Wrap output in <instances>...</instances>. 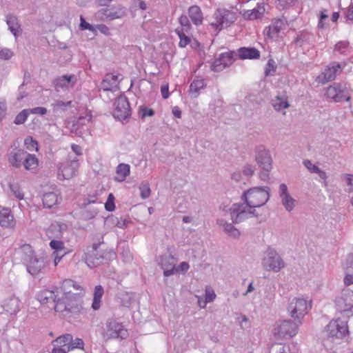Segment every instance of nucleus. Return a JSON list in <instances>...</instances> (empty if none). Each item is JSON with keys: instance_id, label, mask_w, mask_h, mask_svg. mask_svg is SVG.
I'll list each match as a JSON object with an SVG mask.
<instances>
[{"instance_id": "nucleus-1", "label": "nucleus", "mask_w": 353, "mask_h": 353, "mask_svg": "<svg viewBox=\"0 0 353 353\" xmlns=\"http://www.w3.org/2000/svg\"><path fill=\"white\" fill-rule=\"evenodd\" d=\"M20 261L32 276H37L46 266L45 259L38 256L29 244H23L17 251Z\"/></svg>"}, {"instance_id": "nucleus-2", "label": "nucleus", "mask_w": 353, "mask_h": 353, "mask_svg": "<svg viewBox=\"0 0 353 353\" xmlns=\"http://www.w3.org/2000/svg\"><path fill=\"white\" fill-rule=\"evenodd\" d=\"M85 292H79V294H73L72 296H62L58 298L57 304L54 305V310L61 313L63 316L70 318L79 314L82 307V298Z\"/></svg>"}, {"instance_id": "nucleus-3", "label": "nucleus", "mask_w": 353, "mask_h": 353, "mask_svg": "<svg viewBox=\"0 0 353 353\" xmlns=\"http://www.w3.org/2000/svg\"><path fill=\"white\" fill-rule=\"evenodd\" d=\"M116 257L115 252L108 248H105L104 243H93L91 250L86 253L85 263L90 268L108 263Z\"/></svg>"}, {"instance_id": "nucleus-4", "label": "nucleus", "mask_w": 353, "mask_h": 353, "mask_svg": "<svg viewBox=\"0 0 353 353\" xmlns=\"http://www.w3.org/2000/svg\"><path fill=\"white\" fill-rule=\"evenodd\" d=\"M270 190L268 186L254 187L245 191L241 196V199L250 208H259L269 200Z\"/></svg>"}, {"instance_id": "nucleus-5", "label": "nucleus", "mask_w": 353, "mask_h": 353, "mask_svg": "<svg viewBox=\"0 0 353 353\" xmlns=\"http://www.w3.org/2000/svg\"><path fill=\"white\" fill-rule=\"evenodd\" d=\"M255 160L258 165L263 170L260 177L265 180L269 176V173L272 168V159L268 150L263 145H259L255 149Z\"/></svg>"}, {"instance_id": "nucleus-6", "label": "nucleus", "mask_w": 353, "mask_h": 353, "mask_svg": "<svg viewBox=\"0 0 353 353\" xmlns=\"http://www.w3.org/2000/svg\"><path fill=\"white\" fill-rule=\"evenodd\" d=\"M262 266L267 271L278 272L285 267V262L274 249L269 248L264 252Z\"/></svg>"}, {"instance_id": "nucleus-7", "label": "nucleus", "mask_w": 353, "mask_h": 353, "mask_svg": "<svg viewBox=\"0 0 353 353\" xmlns=\"http://www.w3.org/2000/svg\"><path fill=\"white\" fill-rule=\"evenodd\" d=\"M348 333L347 322L339 319L331 321L323 332V338L342 339Z\"/></svg>"}, {"instance_id": "nucleus-8", "label": "nucleus", "mask_w": 353, "mask_h": 353, "mask_svg": "<svg viewBox=\"0 0 353 353\" xmlns=\"http://www.w3.org/2000/svg\"><path fill=\"white\" fill-rule=\"evenodd\" d=\"M311 308L310 303L303 298H293L288 305V312L291 316L299 320L301 324V319L307 313Z\"/></svg>"}, {"instance_id": "nucleus-9", "label": "nucleus", "mask_w": 353, "mask_h": 353, "mask_svg": "<svg viewBox=\"0 0 353 353\" xmlns=\"http://www.w3.org/2000/svg\"><path fill=\"white\" fill-rule=\"evenodd\" d=\"M325 95L328 99L334 102L339 103L343 101H350L351 96L350 90L346 84L341 83H334L326 89Z\"/></svg>"}, {"instance_id": "nucleus-10", "label": "nucleus", "mask_w": 353, "mask_h": 353, "mask_svg": "<svg viewBox=\"0 0 353 353\" xmlns=\"http://www.w3.org/2000/svg\"><path fill=\"white\" fill-rule=\"evenodd\" d=\"M214 17L215 22H212L211 25L215 27L216 29L221 30L234 22L236 13L225 8H219L215 11Z\"/></svg>"}, {"instance_id": "nucleus-11", "label": "nucleus", "mask_w": 353, "mask_h": 353, "mask_svg": "<svg viewBox=\"0 0 353 353\" xmlns=\"http://www.w3.org/2000/svg\"><path fill=\"white\" fill-rule=\"evenodd\" d=\"M336 310L347 317L353 316V292L343 291L335 300Z\"/></svg>"}, {"instance_id": "nucleus-12", "label": "nucleus", "mask_w": 353, "mask_h": 353, "mask_svg": "<svg viewBox=\"0 0 353 353\" xmlns=\"http://www.w3.org/2000/svg\"><path fill=\"white\" fill-rule=\"evenodd\" d=\"M58 168V178L61 180L72 178L79 168L78 160L76 157L72 159L70 156L65 161L59 163Z\"/></svg>"}, {"instance_id": "nucleus-13", "label": "nucleus", "mask_w": 353, "mask_h": 353, "mask_svg": "<svg viewBox=\"0 0 353 353\" xmlns=\"http://www.w3.org/2000/svg\"><path fill=\"white\" fill-rule=\"evenodd\" d=\"M113 116L119 121L125 120L131 115V108L128 98L124 95H120L114 101Z\"/></svg>"}, {"instance_id": "nucleus-14", "label": "nucleus", "mask_w": 353, "mask_h": 353, "mask_svg": "<svg viewBox=\"0 0 353 353\" xmlns=\"http://www.w3.org/2000/svg\"><path fill=\"white\" fill-rule=\"evenodd\" d=\"M98 14L104 19L112 21L125 17L127 14V9L123 5L117 4L101 8L98 11Z\"/></svg>"}, {"instance_id": "nucleus-15", "label": "nucleus", "mask_w": 353, "mask_h": 353, "mask_svg": "<svg viewBox=\"0 0 353 353\" xmlns=\"http://www.w3.org/2000/svg\"><path fill=\"white\" fill-rule=\"evenodd\" d=\"M108 339H121L127 338L128 333L121 323H118L114 319H108L106 323Z\"/></svg>"}, {"instance_id": "nucleus-16", "label": "nucleus", "mask_w": 353, "mask_h": 353, "mask_svg": "<svg viewBox=\"0 0 353 353\" xmlns=\"http://www.w3.org/2000/svg\"><path fill=\"white\" fill-rule=\"evenodd\" d=\"M236 57L234 52H227L219 54V57L215 59L211 68L214 72H220L226 67L233 63Z\"/></svg>"}, {"instance_id": "nucleus-17", "label": "nucleus", "mask_w": 353, "mask_h": 353, "mask_svg": "<svg viewBox=\"0 0 353 353\" xmlns=\"http://www.w3.org/2000/svg\"><path fill=\"white\" fill-rule=\"evenodd\" d=\"M77 82V78L74 74H64L56 78L54 81V88L57 91L69 90L73 88Z\"/></svg>"}, {"instance_id": "nucleus-18", "label": "nucleus", "mask_w": 353, "mask_h": 353, "mask_svg": "<svg viewBox=\"0 0 353 353\" xmlns=\"http://www.w3.org/2000/svg\"><path fill=\"white\" fill-rule=\"evenodd\" d=\"M279 195L285 210L291 212L295 208L296 201L290 195L285 183H281L279 185Z\"/></svg>"}, {"instance_id": "nucleus-19", "label": "nucleus", "mask_w": 353, "mask_h": 353, "mask_svg": "<svg viewBox=\"0 0 353 353\" xmlns=\"http://www.w3.org/2000/svg\"><path fill=\"white\" fill-rule=\"evenodd\" d=\"M230 213L232 223L234 224H238L249 218L248 212L243 204H233L230 208Z\"/></svg>"}, {"instance_id": "nucleus-20", "label": "nucleus", "mask_w": 353, "mask_h": 353, "mask_svg": "<svg viewBox=\"0 0 353 353\" xmlns=\"http://www.w3.org/2000/svg\"><path fill=\"white\" fill-rule=\"evenodd\" d=\"M299 324L291 320H285L277 327V333L279 336L285 338L287 336L292 337L297 333Z\"/></svg>"}, {"instance_id": "nucleus-21", "label": "nucleus", "mask_w": 353, "mask_h": 353, "mask_svg": "<svg viewBox=\"0 0 353 353\" xmlns=\"http://www.w3.org/2000/svg\"><path fill=\"white\" fill-rule=\"evenodd\" d=\"M342 72V68L339 63L337 62H332L330 65H328L322 72L321 74L319 77V79L323 77V81L322 83H325L328 81H331L335 79L336 76L341 74Z\"/></svg>"}, {"instance_id": "nucleus-22", "label": "nucleus", "mask_w": 353, "mask_h": 353, "mask_svg": "<svg viewBox=\"0 0 353 353\" xmlns=\"http://www.w3.org/2000/svg\"><path fill=\"white\" fill-rule=\"evenodd\" d=\"M288 23L285 19H277L272 21V24L265 30L266 36L271 39H275L279 37V32L285 29Z\"/></svg>"}, {"instance_id": "nucleus-23", "label": "nucleus", "mask_w": 353, "mask_h": 353, "mask_svg": "<svg viewBox=\"0 0 353 353\" xmlns=\"http://www.w3.org/2000/svg\"><path fill=\"white\" fill-rule=\"evenodd\" d=\"M159 265L163 270L164 276L168 277L176 274L175 261L172 255L161 256Z\"/></svg>"}, {"instance_id": "nucleus-24", "label": "nucleus", "mask_w": 353, "mask_h": 353, "mask_svg": "<svg viewBox=\"0 0 353 353\" xmlns=\"http://www.w3.org/2000/svg\"><path fill=\"white\" fill-rule=\"evenodd\" d=\"M57 291V288H54L52 290H43L37 294V299L41 304H47L50 303H53L54 305L57 304V301L58 299V298H57V294L58 292Z\"/></svg>"}, {"instance_id": "nucleus-25", "label": "nucleus", "mask_w": 353, "mask_h": 353, "mask_svg": "<svg viewBox=\"0 0 353 353\" xmlns=\"http://www.w3.org/2000/svg\"><path fill=\"white\" fill-rule=\"evenodd\" d=\"M119 74H106L101 83V88L104 91H114L118 88Z\"/></svg>"}, {"instance_id": "nucleus-26", "label": "nucleus", "mask_w": 353, "mask_h": 353, "mask_svg": "<svg viewBox=\"0 0 353 353\" xmlns=\"http://www.w3.org/2000/svg\"><path fill=\"white\" fill-rule=\"evenodd\" d=\"M61 290L63 296H72L73 294H79V292H84L83 288L77 282L71 279H65L62 283Z\"/></svg>"}, {"instance_id": "nucleus-27", "label": "nucleus", "mask_w": 353, "mask_h": 353, "mask_svg": "<svg viewBox=\"0 0 353 353\" xmlns=\"http://www.w3.org/2000/svg\"><path fill=\"white\" fill-rule=\"evenodd\" d=\"M237 56L241 59H258L260 58V52L255 48L241 47L238 50Z\"/></svg>"}, {"instance_id": "nucleus-28", "label": "nucleus", "mask_w": 353, "mask_h": 353, "mask_svg": "<svg viewBox=\"0 0 353 353\" xmlns=\"http://www.w3.org/2000/svg\"><path fill=\"white\" fill-rule=\"evenodd\" d=\"M0 225L4 228L14 226L15 221L10 209L3 208L0 210Z\"/></svg>"}, {"instance_id": "nucleus-29", "label": "nucleus", "mask_w": 353, "mask_h": 353, "mask_svg": "<svg viewBox=\"0 0 353 353\" xmlns=\"http://www.w3.org/2000/svg\"><path fill=\"white\" fill-rule=\"evenodd\" d=\"M265 12L263 3H258L256 6L252 10H247L244 13V17L249 20H255L263 17Z\"/></svg>"}, {"instance_id": "nucleus-30", "label": "nucleus", "mask_w": 353, "mask_h": 353, "mask_svg": "<svg viewBox=\"0 0 353 353\" xmlns=\"http://www.w3.org/2000/svg\"><path fill=\"white\" fill-rule=\"evenodd\" d=\"M271 104L276 111H280L290 107L288 96L285 93L276 95L271 100Z\"/></svg>"}, {"instance_id": "nucleus-31", "label": "nucleus", "mask_w": 353, "mask_h": 353, "mask_svg": "<svg viewBox=\"0 0 353 353\" xmlns=\"http://www.w3.org/2000/svg\"><path fill=\"white\" fill-rule=\"evenodd\" d=\"M27 152L23 150H18L13 152L9 157V162L16 168H20L24 163Z\"/></svg>"}, {"instance_id": "nucleus-32", "label": "nucleus", "mask_w": 353, "mask_h": 353, "mask_svg": "<svg viewBox=\"0 0 353 353\" xmlns=\"http://www.w3.org/2000/svg\"><path fill=\"white\" fill-rule=\"evenodd\" d=\"M303 164L309 170L310 172L317 174L324 181L325 185H327L326 179L327 176L325 171L321 170L317 165L313 164L312 162L309 159L304 160L303 161Z\"/></svg>"}, {"instance_id": "nucleus-33", "label": "nucleus", "mask_w": 353, "mask_h": 353, "mask_svg": "<svg viewBox=\"0 0 353 353\" xmlns=\"http://www.w3.org/2000/svg\"><path fill=\"white\" fill-rule=\"evenodd\" d=\"M188 15L192 23L199 26L202 23L203 14L200 8L197 6H192L188 9Z\"/></svg>"}, {"instance_id": "nucleus-34", "label": "nucleus", "mask_w": 353, "mask_h": 353, "mask_svg": "<svg viewBox=\"0 0 353 353\" xmlns=\"http://www.w3.org/2000/svg\"><path fill=\"white\" fill-rule=\"evenodd\" d=\"M217 224L222 226L223 230L230 237L238 239L240 236V232L232 223H228L223 219H219Z\"/></svg>"}, {"instance_id": "nucleus-35", "label": "nucleus", "mask_w": 353, "mask_h": 353, "mask_svg": "<svg viewBox=\"0 0 353 353\" xmlns=\"http://www.w3.org/2000/svg\"><path fill=\"white\" fill-rule=\"evenodd\" d=\"M116 173L118 176L114 177V181L123 182L130 174V166L126 163H120L117 167Z\"/></svg>"}, {"instance_id": "nucleus-36", "label": "nucleus", "mask_w": 353, "mask_h": 353, "mask_svg": "<svg viewBox=\"0 0 353 353\" xmlns=\"http://www.w3.org/2000/svg\"><path fill=\"white\" fill-rule=\"evenodd\" d=\"M58 194L54 192H46L43 195L42 201L44 208H51L58 203Z\"/></svg>"}, {"instance_id": "nucleus-37", "label": "nucleus", "mask_w": 353, "mask_h": 353, "mask_svg": "<svg viewBox=\"0 0 353 353\" xmlns=\"http://www.w3.org/2000/svg\"><path fill=\"white\" fill-rule=\"evenodd\" d=\"M6 23L8 26L9 30L17 37L19 31H21L20 25L19 24L18 19L16 16L12 14H8L6 16Z\"/></svg>"}, {"instance_id": "nucleus-38", "label": "nucleus", "mask_w": 353, "mask_h": 353, "mask_svg": "<svg viewBox=\"0 0 353 353\" xmlns=\"http://www.w3.org/2000/svg\"><path fill=\"white\" fill-rule=\"evenodd\" d=\"M205 86L206 84L204 79L196 77L191 83L189 92L192 94L193 97L196 98L199 96L200 90Z\"/></svg>"}, {"instance_id": "nucleus-39", "label": "nucleus", "mask_w": 353, "mask_h": 353, "mask_svg": "<svg viewBox=\"0 0 353 353\" xmlns=\"http://www.w3.org/2000/svg\"><path fill=\"white\" fill-rule=\"evenodd\" d=\"M104 294L103 288L101 285H96L94 290L92 308L97 310L100 308L102 296Z\"/></svg>"}, {"instance_id": "nucleus-40", "label": "nucleus", "mask_w": 353, "mask_h": 353, "mask_svg": "<svg viewBox=\"0 0 353 353\" xmlns=\"http://www.w3.org/2000/svg\"><path fill=\"white\" fill-rule=\"evenodd\" d=\"M38 165L39 161L37 157L34 154L27 153V156L26 157L23 163L26 170H35L38 167Z\"/></svg>"}, {"instance_id": "nucleus-41", "label": "nucleus", "mask_w": 353, "mask_h": 353, "mask_svg": "<svg viewBox=\"0 0 353 353\" xmlns=\"http://www.w3.org/2000/svg\"><path fill=\"white\" fill-rule=\"evenodd\" d=\"M72 101H63L61 100H56L52 104V106L53 108L54 112H64L66 111L68 108L72 107Z\"/></svg>"}, {"instance_id": "nucleus-42", "label": "nucleus", "mask_w": 353, "mask_h": 353, "mask_svg": "<svg viewBox=\"0 0 353 353\" xmlns=\"http://www.w3.org/2000/svg\"><path fill=\"white\" fill-rule=\"evenodd\" d=\"M72 342V336L70 334H65L62 336L57 337L54 343H56V345L60 347L70 346V343Z\"/></svg>"}, {"instance_id": "nucleus-43", "label": "nucleus", "mask_w": 353, "mask_h": 353, "mask_svg": "<svg viewBox=\"0 0 353 353\" xmlns=\"http://www.w3.org/2000/svg\"><path fill=\"white\" fill-rule=\"evenodd\" d=\"M185 30H180L179 28H177L175 30V32L176 33L180 39L179 43V46L180 48L186 47L190 42V39L185 34Z\"/></svg>"}, {"instance_id": "nucleus-44", "label": "nucleus", "mask_w": 353, "mask_h": 353, "mask_svg": "<svg viewBox=\"0 0 353 353\" xmlns=\"http://www.w3.org/2000/svg\"><path fill=\"white\" fill-rule=\"evenodd\" d=\"M310 36H311V34L309 32H305V31H302L294 39V41L295 44L301 47L303 46L304 43H309Z\"/></svg>"}, {"instance_id": "nucleus-45", "label": "nucleus", "mask_w": 353, "mask_h": 353, "mask_svg": "<svg viewBox=\"0 0 353 353\" xmlns=\"http://www.w3.org/2000/svg\"><path fill=\"white\" fill-rule=\"evenodd\" d=\"M140 190V196L143 199L149 198L151 193L150 184L147 181H142L139 187Z\"/></svg>"}, {"instance_id": "nucleus-46", "label": "nucleus", "mask_w": 353, "mask_h": 353, "mask_svg": "<svg viewBox=\"0 0 353 353\" xmlns=\"http://www.w3.org/2000/svg\"><path fill=\"white\" fill-rule=\"evenodd\" d=\"M347 265L346 274L344 278V284L347 286L353 284V265Z\"/></svg>"}, {"instance_id": "nucleus-47", "label": "nucleus", "mask_w": 353, "mask_h": 353, "mask_svg": "<svg viewBox=\"0 0 353 353\" xmlns=\"http://www.w3.org/2000/svg\"><path fill=\"white\" fill-rule=\"evenodd\" d=\"M28 110H22L16 116L14 123L17 125H21L24 123L28 119Z\"/></svg>"}, {"instance_id": "nucleus-48", "label": "nucleus", "mask_w": 353, "mask_h": 353, "mask_svg": "<svg viewBox=\"0 0 353 353\" xmlns=\"http://www.w3.org/2000/svg\"><path fill=\"white\" fill-rule=\"evenodd\" d=\"M139 114L140 117L143 119L146 117H152L154 114V111L146 106L141 105L139 108Z\"/></svg>"}, {"instance_id": "nucleus-49", "label": "nucleus", "mask_w": 353, "mask_h": 353, "mask_svg": "<svg viewBox=\"0 0 353 353\" xmlns=\"http://www.w3.org/2000/svg\"><path fill=\"white\" fill-rule=\"evenodd\" d=\"M24 144L26 148L29 150H33L34 149L38 150V142L30 136H28L25 139Z\"/></svg>"}, {"instance_id": "nucleus-50", "label": "nucleus", "mask_w": 353, "mask_h": 353, "mask_svg": "<svg viewBox=\"0 0 353 353\" xmlns=\"http://www.w3.org/2000/svg\"><path fill=\"white\" fill-rule=\"evenodd\" d=\"M99 212L97 208L86 209L82 212V216L85 220H90L94 218Z\"/></svg>"}, {"instance_id": "nucleus-51", "label": "nucleus", "mask_w": 353, "mask_h": 353, "mask_svg": "<svg viewBox=\"0 0 353 353\" xmlns=\"http://www.w3.org/2000/svg\"><path fill=\"white\" fill-rule=\"evenodd\" d=\"M80 21H81V23H80V29L81 30H88L90 32H93L94 34H96V28L94 26H93L92 25L90 24L89 23H88L85 20L84 17L82 15L80 17Z\"/></svg>"}, {"instance_id": "nucleus-52", "label": "nucleus", "mask_w": 353, "mask_h": 353, "mask_svg": "<svg viewBox=\"0 0 353 353\" xmlns=\"http://www.w3.org/2000/svg\"><path fill=\"white\" fill-rule=\"evenodd\" d=\"M10 189L11 192L13 193V194L19 200H21L23 199L24 194L22 192V191L20 189V187L18 185V184H12L10 183L9 185Z\"/></svg>"}, {"instance_id": "nucleus-53", "label": "nucleus", "mask_w": 353, "mask_h": 353, "mask_svg": "<svg viewBox=\"0 0 353 353\" xmlns=\"http://www.w3.org/2000/svg\"><path fill=\"white\" fill-rule=\"evenodd\" d=\"M179 21L182 26L180 30H184L187 32L190 29L191 25L189 19L186 15H181L179 19Z\"/></svg>"}, {"instance_id": "nucleus-54", "label": "nucleus", "mask_w": 353, "mask_h": 353, "mask_svg": "<svg viewBox=\"0 0 353 353\" xmlns=\"http://www.w3.org/2000/svg\"><path fill=\"white\" fill-rule=\"evenodd\" d=\"M50 247L55 250V252L58 254L59 252L63 251V243L60 241L52 240L50 243Z\"/></svg>"}, {"instance_id": "nucleus-55", "label": "nucleus", "mask_w": 353, "mask_h": 353, "mask_svg": "<svg viewBox=\"0 0 353 353\" xmlns=\"http://www.w3.org/2000/svg\"><path fill=\"white\" fill-rule=\"evenodd\" d=\"M84 343L81 339L77 338L75 340H72V342L70 343V346L68 347V350L70 351L74 348H78L83 350V349Z\"/></svg>"}, {"instance_id": "nucleus-56", "label": "nucleus", "mask_w": 353, "mask_h": 353, "mask_svg": "<svg viewBox=\"0 0 353 353\" xmlns=\"http://www.w3.org/2000/svg\"><path fill=\"white\" fill-rule=\"evenodd\" d=\"M349 43L347 41H340L335 45V50L341 54H345L347 50Z\"/></svg>"}, {"instance_id": "nucleus-57", "label": "nucleus", "mask_w": 353, "mask_h": 353, "mask_svg": "<svg viewBox=\"0 0 353 353\" xmlns=\"http://www.w3.org/2000/svg\"><path fill=\"white\" fill-rule=\"evenodd\" d=\"M255 171V167L250 164H245L242 170L243 174L246 176H252Z\"/></svg>"}, {"instance_id": "nucleus-58", "label": "nucleus", "mask_w": 353, "mask_h": 353, "mask_svg": "<svg viewBox=\"0 0 353 353\" xmlns=\"http://www.w3.org/2000/svg\"><path fill=\"white\" fill-rule=\"evenodd\" d=\"M132 7L134 9L145 10L148 8L146 3L143 0H132Z\"/></svg>"}, {"instance_id": "nucleus-59", "label": "nucleus", "mask_w": 353, "mask_h": 353, "mask_svg": "<svg viewBox=\"0 0 353 353\" xmlns=\"http://www.w3.org/2000/svg\"><path fill=\"white\" fill-rule=\"evenodd\" d=\"M12 55V52L8 48H4L0 50V59L8 60L10 59Z\"/></svg>"}, {"instance_id": "nucleus-60", "label": "nucleus", "mask_w": 353, "mask_h": 353, "mask_svg": "<svg viewBox=\"0 0 353 353\" xmlns=\"http://www.w3.org/2000/svg\"><path fill=\"white\" fill-rule=\"evenodd\" d=\"M275 63L272 59H270L268 61L267 66L265 70V76H268L270 74V70H272L273 72L275 71L276 67L274 65Z\"/></svg>"}, {"instance_id": "nucleus-61", "label": "nucleus", "mask_w": 353, "mask_h": 353, "mask_svg": "<svg viewBox=\"0 0 353 353\" xmlns=\"http://www.w3.org/2000/svg\"><path fill=\"white\" fill-rule=\"evenodd\" d=\"M190 268L188 263L183 261L181 262L177 268H176V273L181 272L183 273L186 272Z\"/></svg>"}, {"instance_id": "nucleus-62", "label": "nucleus", "mask_w": 353, "mask_h": 353, "mask_svg": "<svg viewBox=\"0 0 353 353\" xmlns=\"http://www.w3.org/2000/svg\"><path fill=\"white\" fill-rule=\"evenodd\" d=\"M216 297V294L214 292V290L206 288L205 290V299L207 302H211Z\"/></svg>"}, {"instance_id": "nucleus-63", "label": "nucleus", "mask_w": 353, "mask_h": 353, "mask_svg": "<svg viewBox=\"0 0 353 353\" xmlns=\"http://www.w3.org/2000/svg\"><path fill=\"white\" fill-rule=\"evenodd\" d=\"M95 28H96V31L99 30L100 32H101L102 34H103L105 35L108 36V35L110 34V30H109L108 27L105 24L97 25Z\"/></svg>"}, {"instance_id": "nucleus-64", "label": "nucleus", "mask_w": 353, "mask_h": 353, "mask_svg": "<svg viewBox=\"0 0 353 353\" xmlns=\"http://www.w3.org/2000/svg\"><path fill=\"white\" fill-rule=\"evenodd\" d=\"M28 110L32 114H37L40 115H44L47 112V109L43 107H37Z\"/></svg>"}]
</instances>
